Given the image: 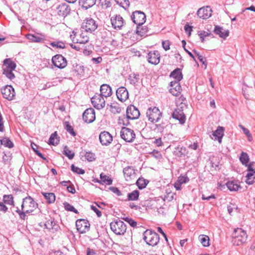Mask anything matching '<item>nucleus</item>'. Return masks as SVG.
<instances>
[{
  "label": "nucleus",
  "mask_w": 255,
  "mask_h": 255,
  "mask_svg": "<svg viewBox=\"0 0 255 255\" xmlns=\"http://www.w3.org/2000/svg\"><path fill=\"white\" fill-rule=\"evenodd\" d=\"M3 200L5 204L7 205H13V198L12 195H4L3 196Z\"/></svg>",
  "instance_id": "nucleus-42"
},
{
  "label": "nucleus",
  "mask_w": 255,
  "mask_h": 255,
  "mask_svg": "<svg viewBox=\"0 0 255 255\" xmlns=\"http://www.w3.org/2000/svg\"><path fill=\"white\" fill-rule=\"evenodd\" d=\"M0 144L4 145L5 147L11 148L13 146V144L11 141L7 137H4L0 140Z\"/></svg>",
  "instance_id": "nucleus-41"
},
{
  "label": "nucleus",
  "mask_w": 255,
  "mask_h": 255,
  "mask_svg": "<svg viewBox=\"0 0 255 255\" xmlns=\"http://www.w3.org/2000/svg\"><path fill=\"white\" fill-rule=\"evenodd\" d=\"M81 36L82 37L81 39H77V43L84 44L87 43L89 41V37L87 36L84 35V33H82L81 35Z\"/></svg>",
  "instance_id": "nucleus-54"
},
{
  "label": "nucleus",
  "mask_w": 255,
  "mask_h": 255,
  "mask_svg": "<svg viewBox=\"0 0 255 255\" xmlns=\"http://www.w3.org/2000/svg\"><path fill=\"white\" fill-rule=\"evenodd\" d=\"M224 128L219 126L217 129L213 132V136L214 137V140H218L219 143H221L222 139L224 135Z\"/></svg>",
  "instance_id": "nucleus-27"
},
{
  "label": "nucleus",
  "mask_w": 255,
  "mask_h": 255,
  "mask_svg": "<svg viewBox=\"0 0 255 255\" xmlns=\"http://www.w3.org/2000/svg\"><path fill=\"white\" fill-rule=\"evenodd\" d=\"M194 53L198 57L199 60L203 64H205V58L203 56L201 55L199 52H198L196 50H193Z\"/></svg>",
  "instance_id": "nucleus-56"
},
{
  "label": "nucleus",
  "mask_w": 255,
  "mask_h": 255,
  "mask_svg": "<svg viewBox=\"0 0 255 255\" xmlns=\"http://www.w3.org/2000/svg\"><path fill=\"white\" fill-rule=\"evenodd\" d=\"M172 117L179 121L181 124L185 123L186 117L183 111L182 107L177 108L172 113Z\"/></svg>",
  "instance_id": "nucleus-18"
},
{
  "label": "nucleus",
  "mask_w": 255,
  "mask_h": 255,
  "mask_svg": "<svg viewBox=\"0 0 255 255\" xmlns=\"http://www.w3.org/2000/svg\"><path fill=\"white\" fill-rule=\"evenodd\" d=\"M37 208V203L34 201L32 197L27 196L23 199L21 209L20 210L17 208L15 212L18 213L21 219L24 220L26 219V214L32 213Z\"/></svg>",
  "instance_id": "nucleus-1"
},
{
  "label": "nucleus",
  "mask_w": 255,
  "mask_h": 255,
  "mask_svg": "<svg viewBox=\"0 0 255 255\" xmlns=\"http://www.w3.org/2000/svg\"><path fill=\"white\" fill-rule=\"evenodd\" d=\"M65 128L66 129V130L68 132H69L71 135H72L73 136H75L76 135V133L74 131L73 128L72 127V126H71L70 125L69 123L68 122H66L65 123Z\"/></svg>",
  "instance_id": "nucleus-51"
},
{
  "label": "nucleus",
  "mask_w": 255,
  "mask_h": 255,
  "mask_svg": "<svg viewBox=\"0 0 255 255\" xmlns=\"http://www.w3.org/2000/svg\"><path fill=\"white\" fill-rule=\"evenodd\" d=\"M131 18L137 25H142L145 22L146 16L142 11H135L132 13Z\"/></svg>",
  "instance_id": "nucleus-9"
},
{
  "label": "nucleus",
  "mask_w": 255,
  "mask_h": 255,
  "mask_svg": "<svg viewBox=\"0 0 255 255\" xmlns=\"http://www.w3.org/2000/svg\"><path fill=\"white\" fill-rule=\"evenodd\" d=\"M50 45L53 47L63 49L65 48V44L62 42H53L50 43Z\"/></svg>",
  "instance_id": "nucleus-52"
},
{
  "label": "nucleus",
  "mask_w": 255,
  "mask_h": 255,
  "mask_svg": "<svg viewBox=\"0 0 255 255\" xmlns=\"http://www.w3.org/2000/svg\"><path fill=\"white\" fill-rule=\"evenodd\" d=\"M48 203H52L55 201V196L53 193H45L43 194Z\"/></svg>",
  "instance_id": "nucleus-39"
},
{
  "label": "nucleus",
  "mask_w": 255,
  "mask_h": 255,
  "mask_svg": "<svg viewBox=\"0 0 255 255\" xmlns=\"http://www.w3.org/2000/svg\"><path fill=\"white\" fill-rule=\"evenodd\" d=\"M255 164V162H252L250 163L249 164H246V165L248 167L247 171L255 173V170L254 168Z\"/></svg>",
  "instance_id": "nucleus-58"
},
{
  "label": "nucleus",
  "mask_w": 255,
  "mask_h": 255,
  "mask_svg": "<svg viewBox=\"0 0 255 255\" xmlns=\"http://www.w3.org/2000/svg\"><path fill=\"white\" fill-rule=\"evenodd\" d=\"M160 57V54L157 50L149 52L147 56L148 62L154 65L159 63Z\"/></svg>",
  "instance_id": "nucleus-20"
},
{
  "label": "nucleus",
  "mask_w": 255,
  "mask_h": 255,
  "mask_svg": "<svg viewBox=\"0 0 255 255\" xmlns=\"http://www.w3.org/2000/svg\"><path fill=\"white\" fill-rule=\"evenodd\" d=\"M124 176L127 181H130L135 178V175L134 170L131 166L125 167L123 170Z\"/></svg>",
  "instance_id": "nucleus-24"
},
{
  "label": "nucleus",
  "mask_w": 255,
  "mask_h": 255,
  "mask_svg": "<svg viewBox=\"0 0 255 255\" xmlns=\"http://www.w3.org/2000/svg\"><path fill=\"white\" fill-rule=\"evenodd\" d=\"M64 208L66 210L73 212L75 213H78L77 209H76L72 205L68 203V202H64L63 203Z\"/></svg>",
  "instance_id": "nucleus-47"
},
{
  "label": "nucleus",
  "mask_w": 255,
  "mask_h": 255,
  "mask_svg": "<svg viewBox=\"0 0 255 255\" xmlns=\"http://www.w3.org/2000/svg\"><path fill=\"white\" fill-rule=\"evenodd\" d=\"M199 240L201 243L204 247H209V238L208 236L204 235H201L199 236Z\"/></svg>",
  "instance_id": "nucleus-37"
},
{
  "label": "nucleus",
  "mask_w": 255,
  "mask_h": 255,
  "mask_svg": "<svg viewBox=\"0 0 255 255\" xmlns=\"http://www.w3.org/2000/svg\"><path fill=\"white\" fill-rule=\"evenodd\" d=\"M85 158L89 161H93L95 159V155L91 152H86L85 154Z\"/></svg>",
  "instance_id": "nucleus-50"
},
{
  "label": "nucleus",
  "mask_w": 255,
  "mask_h": 255,
  "mask_svg": "<svg viewBox=\"0 0 255 255\" xmlns=\"http://www.w3.org/2000/svg\"><path fill=\"white\" fill-rule=\"evenodd\" d=\"M234 209H238V207L236 205L231 204L230 205L228 206V211L230 215H231L232 212Z\"/></svg>",
  "instance_id": "nucleus-59"
},
{
  "label": "nucleus",
  "mask_w": 255,
  "mask_h": 255,
  "mask_svg": "<svg viewBox=\"0 0 255 255\" xmlns=\"http://www.w3.org/2000/svg\"><path fill=\"white\" fill-rule=\"evenodd\" d=\"M143 240L147 244L151 246H155L157 245L159 241V236L155 232L150 230H146L143 233Z\"/></svg>",
  "instance_id": "nucleus-3"
},
{
  "label": "nucleus",
  "mask_w": 255,
  "mask_h": 255,
  "mask_svg": "<svg viewBox=\"0 0 255 255\" xmlns=\"http://www.w3.org/2000/svg\"><path fill=\"white\" fill-rule=\"evenodd\" d=\"M184 30L186 32L188 33V36H190L191 31H192V26L186 24L184 26Z\"/></svg>",
  "instance_id": "nucleus-61"
},
{
  "label": "nucleus",
  "mask_w": 255,
  "mask_h": 255,
  "mask_svg": "<svg viewBox=\"0 0 255 255\" xmlns=\"http://www.w3.org/2000/svg\"><path fill=\"white\" fill-rule=\"evenodd\" d=\"M94 107L98 110H101L105 106V100L101 95H95L91 99Z\"/></svg>",
  "instance_id": "nucleus-13"
},
{
  "label": "nucleus",
  "mask_w": 255,
  "mask_h": 255,
  "mask_svg": "<svg viewBox=\"0 0 255 255\" xmlns=\"http://www.w3.org/2000/svg\"><path fill=\"white\" fill-rule=\"evenodd\" d=\"M142 25H138L136 26V33L141 36L143 35L146 34L147 32V28L146 27L144 28Z\"/></svg>",
  "instance_id": "nucleus-45"
},
{
  "label": "nucleus",
  "mask_w": 255,
  "mask_h": 255,
  "mask_svg": "<svg viewBox=\"0 0 255 255\" xmlns=\"http://www.w3.org/2000/svg\"><path fill=\"white\" fill-rule=\"evenodd\" d=\"M16 63L12 61L10 58L4 59L2 67L3 74L11 80L14 79L15 77L14 72L16 71Z\"/></svg>",
  "instance_id": "nucleus-2"
},
{
  "label": "nucleus",
  "mask_w": 255,
  "mask_h": 255,
  "mask_svg": "<svg viewBox=\"0 0 255 255\" xmlns=\"http://www.w3.org/2000/svg\"><path fill=\"white\" fill-rule=\"evenodd\" d=\"M170 77L173 78L176 81L179 82L183 78L181 70L179 68L175 69L170 74Z\"/></svg>",
  "instance_id": "nucleus-32"
},
{
  "label": "nucleus",
  "mask_w": 255,
  "mask_h": 255,
  "mask_svg": "<svg viewBox=\"0 0 255 255\" xmlns=\"http://www.w3.org/2000/svg\"><path fill=\"white\" fill-rule=\"evenodd\" d=\"M117 98L121 102L126 101L129 97L128 92L125 87H120L116 91Z\"/></svg>",
  "instance_id": "nucleus-19"
},
{
  "label": "nucleus",
  "mask_w": 255,
  "mask_h": 255,
  "mask_svg": "<svg viewBox=\"0 0 255 255\" xmlns=\"http://www.w3.org/2000/svg\"><path fill=\"white\" fill-rule=\"evenodd\" d=\"M116 3L125 9L128 7L129 5L128 0H115Z\"/></svg>",
  "instance_id": "nucleus-46"
},
{
  "label": "nucleus",
  "mask_w": 255,
  "mask_h": 255,
  "mask_svg": "<svg viewBox=\"0 0 255 255\" xmlns=\"http://www.w3.org/2000/svg\"><path fill=\"white\" fill-rule=\"evenodd\" d=\"M146 114L148 121L153 123L158 122L162 116V113L156 107L149 108Z\"/></svg>",
  "instance_id": "nucleus-6"
},
{
  "label": "nucleus",
  "mask_w": 255,
  "mask_h": 255,
  "mask_svg": "<svg viewBox=\"0 0 255 255\" xmlns=\"http://www.w3.org/2000/svg\"><path fill=\"white\" fill-rule=\"evenodd\" d=\"M126 113L127 118L130 120L136 119L140 115L138 110L133 105H130L127 108Z\"/></svg>",
  "instance_id": "nucleus-16"
},
{
  "label": "nucleus",
  "mask_w": 255,
  "mask_h": 255,
  "mask_svg": "<svg viewBox=\"0 0 255 255\" xmlns=\"http://www.w3.org/2000/svg\"><path fill=\"white\" fill-rule=\"evenodd\" d=\"M97 0H79V4L85 8L86 9L93 6L96 2Z\"/></svg>",
  "instance_id": "nucleus-30"
},
{
  "label": "nucleus",
  "mask_w": 255,
  "mask_h": 255,
  "mask_svg": "<svg viewBox=\"0 0 255 255\" xmlns=\"http://www.w3.org/2000/svg\"><path fill=\"white\" fill-rule=\"evenodd\" d=\"M170 42L169 40L162 41V46L163 49L167 51L170 49Z\"/></svg>",
  "instance_id": "nucleus-55"
},
{
  "label": "nucleus",
  "mask_w": 255,
  "mask_h": 255,
  "mask_svg": "<svg viewBox=\"0 0 255 255\" xmlns=\"http://www.w3.org/2000/svg\"><path fill=\"white\" fill-rule=\"evenodd\" d=\"M170 86L169 92L173 96H177L180 94L182 89L179 82L176 81H171Z\"/></svg>",
  "instance_id": "nucleus-22"
},
{
  "label": "nucleus",
  "mask_w": 255,
  "mask_h": 255,
  "mask_svg": "<svg viewBox=\"0 0 255 255\" xmlns=\"http://www.w3.org/2000/svg\"><path fill=\"white\" fill-rule=\"evenodd\" d=\"M211 34L207 32H206L205 31H201L199 33V35L200 36V38H205L207 36H208L209 35H210Z\"/></svg>",
  "instance_id": "nucleus-64"
},
{
  "label": "nucleus",
  "mask_w": 255,
  "mask_h": 255,
  "mask_svg": "<svg viewBox=\"0 0 255 255\" xmlns=\"http://www.w3.org/2000/svg\"><path fill=\"white\" fill-rule=\"evenodd\" d=\"M136 185L139 189L144 188L148 183L147 180H145L142 178H139L136 181Z\"/></svg>",
  "instance_id": "nucleus-38"
},
{
  "label": "nucleus",
  "mask_w": 255,
  "mask_h": 255,
  "mask_svg": "<svg viewBox=\"0 0 255 255\" xmlns=\"http://www.w3.org/2000/svg\"><path fill=\"white\" fill-rule=\"evenodd\" d=\"M97 182L102 184L111 185L112 184V180L109 176L104 175L103 173L100 174V180H98Z\"/></svg>",
  "instance_id": "nucleus-31"
},
{
  "label": "nucleus",
  "mask_w": 255,
  "mask_h": 255,
  "mask_svg": "<svg viewBox=\"0 0 255 255\" xmlns=\"http://www.w3.org/2000/svg\"><path fill=\"white\" fill-rule=\"evenodd\" d=\"M71 168V170L74 173H76L79 174H83L85 173L84 170L75 166L74 164H72Z\"/></svg>",
  "instance_id": "nucleus-49"
},
{
  "label": "nucleus",
  "mask_w": 255,
  "mask_h": 255,
  "mask_svg": "<svg viewBox=\"0 0 255 255\" xmlns=\"http://www.w3.org/2000/svg\"><path fill=\"white\" fill-rule=\"evenodd\" d=\"M112 27L116 30H120L124 25V21L123 17L120 15H115L111 18Z\"/></svg>",
  "instance_id": "nucleus-14"
},
{
  "label": "nucleus",
  "mask_w": 255,
  "mask_h": 255,
  "mask_svg": "<svg viewBox=\"0 0 255 255\" xmlns=\"http://www.w3.org/2000/svg\"><path fill=\"white\" fill-rule=\"evenodd\" d=\"M110 227L112 231L117 235H123L126 232V224L120 220H117L111 223Z\"/></svg>",
  "instance_id": "nucleus-5"
},
{
  "label": "nucleus",
  "mask_w": 255,
  "mask_h": 255,
  "mask_svg": "<svg viewBox=\"0 0 255 255\" xmlns=\"http://www.w3.org/2000/svg\"><path fill=\"white\" fill-rule=\"evenodd\" d=\"M215 33L219 35L220 37L224 39L226 38L229 35V32L228 30L224 29L222 27L216 26L214 30Z\"/></svg>",
  "instance_id": "nucleus-28"
},
{
  "label": "nucleus",
  "mask_w": 255,
  "mask_h": 255,
  "mask_svg": "<svg viewBox=\"0 0 255 255\" xmlns=\"http://www.w3.org/2000/svg\"><path fill=\"white\" fill-rule=\"evenodd\" d=\"M212 9L210 6L203 7L197 11V15L203 19H207L212 15Z\"/></svg>",
  "instance_id": "nucleus-21"
},
{
  "label": "nucleus",
  "mask_w": 255,
  "mask_h": 255,
  "mask_svg": "<svg viewBox=\"0 0 255 255\" xmlns=\"http://www.w3.org/2000/svg\"><path fill=\"white\" fill-rule=\"evenodd\" d=\"M239 127L242 129L244 133L247 135L248 136H250L251 135V133L250 131L246 128H245L243 125H239Z\"/></svg>",
  "instance_id": "nucleus-63"
},
{
  "label": "nucleus",
  "mask_w": 255,
  "mask_h": 255,
  "mask_svg": "<svg viewBox=\"0 0 255 255\" xmlns=\"http://www.w3.org/2000/svg\"><path fill=\"white\" fill-rule=\"evenodd\" d=\"M139 79V75L135 73H132L129 75L128 80L131 84H136Z\"/></svg>",
  "instance_id": "nucleus-40"
},
{
  "label": "nucleus",
  "mask_w": 255,
  "mask_h": 255,
  "mask_svg": "<svg viewBox=\"0 0 255 255\" xmlns=\"http://www.w3.org/2000/svg\"><path fill=\"white\" fill-rule=\"evenodd\" d=\"M26 38L31 42L40 43L45 40V37L42 33H37L36 35L32 34H27L25 36Z\"/></svg>",
  "instance_id": "nucleus-23"
},
{
  "label": "nucleus",
  "mask_w": 255,
  "mask_h": 255,
  "mask_svg": "<svg viewBox=\"0 0 255 255\" xmlns=\"http://www.w3.org/2000/svg\"><path fill=\"white\" fill-rule=\"evenodd\" d=\"M108 106L110 107V111L114 114H119L121 112L122 109L117 103H113L110 105H108Z\"/></svg>",
  "instance_id": "nucleus-33"
},
{
  "label": "nucleus",
  "mask_w": 255,
  "mask_h": 255,
  "mask_svg": "<svg viewBox=\"0 0 255 255\" xmlns=\"http://www.w3.org/2000/svg\"><path fill=\"white\" fill-rule=\"evenodd\" d=\"M139 192L138 190H134L128 194V201H136L138 199Z\"/></svg>",
  "instance_id": "nucleus-35"
},
{
  "label": "nucleus",
  "mask_w": 255,
  "mask_h": 255,
  "mask_svg": "<svg viewBox=\"0 0 255 255\" xmlns=\"http://www.w3.org/2000/svg\"><path fill=\"white\" fill-rule=\"evenodd\" d=\"M63 154L67 156L69 159H72L74 156V153L70 150L67 146H65L63 150Z\"/></svg>",
  "instance_id": "nucleus-44"
},
{
  "label": "nucleus",
  "mask_w": 255,
  "mask_h": 255,
  "mask_svg": "<svg viewBox=\"0 0 255 255\" xmlns=\"http://www.w3.org/2000/svg\"><path fill=\"white\" fill-rule=\"evenodd\" d=\"M95 113L94 109H86L83 114V119L87 123H91L95 120Z\"/></svg>",
  "instance_id": "nucleus-15"
},
{
  "label": "nucleus",
  "mask_w": 255,
  "mask_h": 255,
  "mask_svg": "<svg viewBox=\"0 0 255 255\" xmlns=\"http://www.w3.org/2000/svg\"><path fill=\"white\" fill-rule=\"evenodd\" d=\"M120 133L122 138L127 142H131L135 138V134L134 131L128 128H122Z\"/></svg>",
  "instance_id": "nucleus-7"
},
{
  "label": "nucleus",
  "mask_w": 255,
  "mask_h": 255,
  "mask_svg": "<svg viewBox=\"0 0 255 255\" xmlns=\"http://www.w3.org/2000/svg\"><path fill=\"white\" fill-rule=\"evenodd\" d=\"M100 92L101 96L107 98L112 95V90L111 87L108 84H103L100 87Z\"/></svg>",
  "instance_id": "nucleus-25"
},
{
  "label": "nucleus",
  "mask_w": 255,
  "mask_h": 255,
  "mask_svg": "<svg viewBox=\"0 0 255 255\" xmlns=\"http://www.w3.org/2000/svg\"><path fill=\"white\" fill-rule=\"evenodd\" d=\"M225 185H226L228 189L231 191H238L239 188L240 187V186L236 181H229L227 182L225 185H223L221 186L224 187Z\"/></svg>",
  "instance_id": "nucleus-29"
},
{
  "label": "nucleus",
  "mask_w": 255,
  "mask_h": 255,
  "mask_svg": "<svg viewBox=\"0 0 255 255\" xmlns=\"http://www.w3.org/2000/svg\"><path fill=\"white\" fill-rule=\"evenodd\" d=\"M255 173L254 172L248 171L246 176L247 178L246 182L248 184L251 185L254 183V181L253 179H252V177L255 174Z\"/></svg>",
  "instance_id": "nucleus-48"
},
{
  "label": "nucleus",
  "mask_w": 255,
  "mask_h": 255,
  "mask_svg": "<svg viewBox=\"0 0 255 255\" xmlns=\"http://www.w3.org/2000/svg\"><path fill=\"white\" fill-rule=\"evenodd\" d=\"M233 242L234 245L239 246L246 242L247 239L246 232L241 228L235 229L233 234Z\"/></svg>",
  "instance_id": "nucleus-4"
},
{
  "label": "nucleus",
  "mask_w": 255,
  "mask_h": 255,
  "mask_svg": "<svg viewBox=\"0 0 255 255\" xmlns=\"http://www.w3.org/2000/svg\"><path fill=\"white\" fill-rule=\"evenodd\" d=\"M58 12L59 15L65 16L70 12V8L66 3H61L58 7Z\"/></svg>",
  "instance_id": "nucleus-26"
},
{
  "label": "nucleus",
  "mask_w": 255,
  "mask_h": 255,
  "mask_svg": "<svg viewBox=\"0 0 255 255\" xmlns=\"http://www.w3.org/2000/svg\"><path fill=\"white\" fill-rule=\"evenodd\" d=\"M73 70L77 74V75L79 76L80 77L83 75L84 73V70L83 67L76 64L75 65H73Z\"/></svg>",
  "instance_id": "nucleus-36"
},
{
  "label": "nucleus",
  "mask_w": 255,
  "mask_h": 255,
  "mask_svg": "<svg viewBox=\"0 0 255 255\" xmlns=\"http://www.w3.org/2000/svg\"><path fill=\"white\" fill-rule=\"evenodd\" d=\"M110 190H111L113 193L116 194L118 196H121L122 193L121 191L117 187H111L110 188Z\"/></svg>",
  "instance_id": "nucleus-60"
},
{
  "label": "nucleus",
  "mask_w": 255,
  "mask_h": 255,
  "mask_svg": "<svg viewBox=\"0 0 255 255\" xmlns=\"http://www.w3.org/2000/svg\"><path fill=\"white\" fill-rule=\"evenodd\" d=\"M59 140L58 137L57 132L53 133L50 136L48 143L53 145H56L58 144Z\"/></svg>",
  "instance_id": "nucleus-34"
},
{
  "label": "nucleus",
  "mask_w": 255,
  "mask_h": 255,
  "mask_svg": "<svg viewBox=\"0 0 255 255\" xmlns=\"http://www.w3.org/2000/svg\"><path fill=\"white\" fill-rule=\"evenodd\" d=\"M98 27L96 21L92 18L86 19L82 23V28L87 32H92Z\"/></svg>",
  "instance_id": "nucleus-8"
},
{
  "label": "nucleus",
  "mask_w": 255,
  "mask_h": 255,
  "mask_svg": "<svg viewBox=\"0 0 255 255\" xmlns=\"http://www.w3.org/2000/svg\"><path fill=\"white\" fill-rule=\"evenodd\" d=\"M188 181L189 178L187 176H180L177 180V181L181 184L186 183L188 182Z\"/></svg>",
  "instance_id": "nucleus-57"
},
{
  "label": "nucleus",
  "mask_w": 255,
  "mask_h": 255,
  "mask_svg": "<svg viewBox=\"0 0 255 255\" xmlns=\"http://www.w3.org/2000/svg\"><path fill=\"white\" fill-rule=\"evenodd\" d=\"M123 219L128 222L132 227H135L137 225V223L131 218L126 217Z\"/></svg>",
  "instance_id": "nucleus-53"
},
{
  "label": "nucleus",
  "mask_w": 255,
  "mask_h": 255,
  "mask_svg": "<svg viewBox=\"0 0 255 255\" xmlns=\"http://www.w3.org/2000/svg\"><path fill=\"white\" fill-rule=\"evenodd\" d=\"M52 62L55 67L60 69L65 68L67 65L66 58L60 54L54 56L52 58Z\"/></svg>",
  "instance_id": "nucleus-11"
},
{
  "label": "nucleus",
  "mask_w": 255,
  "mask_h": 255,
  "mask_svg": "<svg viewBox=\"0 0 255 255\" xmlns=\"http://www.w3.org/2000/svg\"><path fill=\"white\" fill-rule=\"evenodd\" d=\"M99 139L103 145L107 146L113 141V136L109 132L104 131L100 134Z\"/></svg>",
  "instance_id": "nucleus-17"
},
{
  "label": "nucleus",
  "mask_w": 255,
  "mask_h": 255,
  "mask_svg": "<svg viewBox=\"0 0 255 255\" xmlns=\"http://www.w3.org/2000/svg\"><path fill=\"white\" fill-rule=\"evenodd\" d=\"M91 209H92L93 211H94L96 213V214H97V216H98V217H101V216H102V213H101V212L100 210H99L97 208V207H96V206H94V205H92V206H91Z\"/></svg>",
  "instance_id": "nucleus-62"
},
{
  "label": "nucleus",
  "mask_w": 255,
  "mask_h": 255,
  "mask_svg": "<svg viewBox=\"0 0 255 255\" xmlns=\"http://www.w3.org/2000/svg\"><path fill=\"white\" fill-rule=\"evenodd\" d=\"M240 160L243 164H247L249 160V157L248 154L242 152L240 157Z\"/></svg>",
  "instance_id": "nucleus-43"
},
{
  "label": "nucleus",
  "mask_w": 255,
  "mask_h": 255,
  "mask_svg": "<svg viewBox=\"0 0 255 255\" xmlns=\"http://www.w3.org/2000/svg\"><path fill=\"white\" fill-rule=\"evenodd\" d=\"M76 226L80 234H84L89 230L90 224L87 220L78 219L76 222Z\"/></svg>",
  "instance_id": "nucleus-10"
},
{
  "label": "nucleus",
  "mask_w": 255,
  "mask_h": 255,
  "mask_svg": "<svg viewBox=\"0 0 255 255\" xmlns=\"http://www.w3.org/2000/svg\"><path fill=\"white\" fill-rule=\"evenodd\" d=\"M3 97L9 101L12 100L15 96L14 88L10 85H6L1 89Z\"/></svg>",
  "instance_id": "nucleus-12"
}]
</instances>
